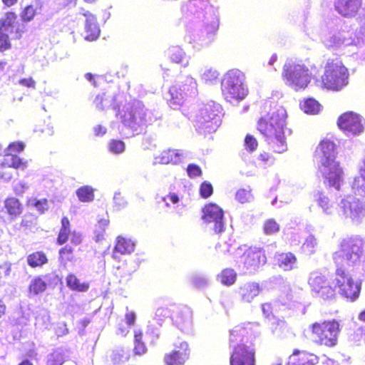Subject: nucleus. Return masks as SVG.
Listing matches in <instances>:
<instances>
[{"label": "nucleus", "mask_w": 365, "mask_h": 365, "mask_svg": "<svg viewBox=\"0 0 365 365\" xmlns=\"http://www.w3.org/2000/svg\"><path fill=\"white\" fill-rule=\"evenodd\" d=\"M53 277L56 278V276L53 274H46L33 279L29 284L30 292L38 294L44 292Z\"/></svg>", "instance_id": "nucleus-28"}, {"label": "nucleus", "mask_w": 365, "mask_h": 365, "mask_svg": "<svg viewBox=\"0 0 365 365\" xmlns=\"http://www.w3.org/2000/svg\"><path fill=\"white\" fill-rule=\"evenodd\" d=\"M66 280L67 286L72 290L86 292L89 288V284L88 283H81L79 279L73 274H68Z\"/></svg>", "instance_id": "nucleus-36"}, {"label": "nucleus", "mask_w": 365, "mask_h": 365, "mask_svg": "<svg viewBox=\"0 0 365 365\" xmlns=\"http://www.w3.org/2000/svg\"><path fill=\"white\" fill-rule=\"evenodd\" d=\"M65 361V354L58 349L47 356L46 365H62Z\"/></svg>", "instance_id": "nucleus-40"}, {"label": "nucleus", "mask_w": 365, "mask_h": 365, "mask_svg": "<svg viewBox=\"0 0 365 365\" xmlns=\"http://www.w3.org/2000/svg\"><path fill=\"white\" fill-rule=\"evenodd\" d=\"M219 73L217 70L210 68L206 70L202 75V80L207 84H212L217 81Z\"/></svg>", "instance_id": "nucleus-49"}, {"label": "nucleus", "mask_w": 365, "mask_h": 365, "mask_svg": "<svg viewBox=\"0 0 365 365\" xmlns=\"http://www.w3.org/2000/svg\"><path fill=\"white\" fill-rule=\"evenodd\" d=\"M202 220L206 223H213L215 233H221L225 230L224 211L217 204L209 202L202 208Z\"/></svg>", "instance_id": "nucleus-15"}, {"label": "nucleus", "mask_w": 365, "mask_h": 365, "mask_svg": "<svg viewBox=\"0 0 365 365\" xmlns=\"http://www.w3.org/2000/svg\"><path fill=\"white\" fill-rule=\"evenodd\" d=\"M219 24L217 22H213L205 26L202 41L206 44L211 43L214 40V37L218 30Z\"/></svg>", "instance_id": "nucleus-42"}, {"label": "nucleus", "mask_w": 365, "mask_h": 365, "mask_svg": "<svg viewBox=\"0 0 365 365\" xmlns=\"http://www.w3.org/2000/svg\"><path fill=\"white\" fill-rule=\"evenodd\" d=\"M59 260L64 266L74 260L73 249L71 246L67 245L59 250Z\"/></svg>", "instance_id": "nucleus-44"}, {"label": "nucleus", "mask_w": 365, "mask_h": 365, "mask_svg": "<svg viewBox=\"0 0 365 365\" xmlns=\"http://www.w3.org/2000/svg\"><path fill=\"white\" fill-rule=\"evenodd\" d=\"M362 6V0H335L334 8L342 16L353 17Z\"/></svg>", "instance_id": "nucleus-22"}, {"label": "nucleus", "mask_w": 365, "mask_h": 365, "mask_svg": "<svg viewBox=\"0 0 365 365\" xmlns=\"http://www.w3.org/2000/svg\"><path fill=\"white\" fill-rule=\"evenodd\" d=\"M221 106L214 102L207 103L196 115L199 128L215 130L220 123Z\"/></svg>", "instance_id": "nucleus-14"}, {"label": "nucleus", "mask_w": 365, "mask_h": 365, "mask_svg": "<svg viewBox=\"0 0 365 365\" xmlns=\"http://www.w3.org/2000/svg\"><path fill=\"white\" fill-rule=\"evenodd\" d=\"M171 319L178 327L185 329L192 324V312L187 307H178L173 312Z\"/></svg>", "instance_id": "nucleus-25"}, {"label": "nucleus", "mask_w": 365, "mask_h": 365, "mask_svg": "<svg viewBox=\"0 0 365 365\" xmlns=\"http://www.w3.org/2000/svg\"><path fill=\"white\" fill-rule=\"evenodd\" d=\"M364 255L365 241L359 236H350L341 240L333 260L335 266L350 267L359 263Z\"/></svg>", "instance_id": "nucleus-3"}, {"label": "nucleus", "mask_w": 365, "mask_h": 365, "mask_svg": "<svg viewBox=\"0 0 365 365\" xmlns=\"http://www.w3.org/2000/svg\"><path fill=\"white\" fill-rule=\"evenodd\" d=\"M120 122L134 132L141 131L143 126L151 121L150 113L142 102L133 100L118 108L116 113Z\"/></svg>", "instance_id": "nucleus-4"}, {"label": "nucleus", "mask_w": 365, "mask_h": 365, "mask_svg": "<svg viewBox=\"0 0 365 365\" xmlns=\"http://www.w3.org/2000/svg\"><path fill=\"white\" fill-rule=\"evenodd\" d=\"M47 258L42 252H36L27 257L28 264L31 267H40L46 263Z\"/></svg>", "instance_id": "nucleus-39"}, {"label": "nucleus", "mask_w": 365, "mask_h": 365, "mask_svg": "<svg viewBox=\"0 0 365 365\" xmlns=\"http://www.w3.org/2000/svg\"><path fill=\"white\" fill-rule=\"evenodd\" d=\"M111 359L115 364H120L128 360L130 354L123 348H118L113 351Z\"/></svg>", "instance_id": "nucleus-45"}, {"label": "nucleus", "mask_w": 365, "mask_h": 365, "mask_svg": "<svg viewBox=\"0 0 365 365\" xmlns=\"http://www.w3.org/2000/svg\"><path fill=\"white\" fill-rule=\"evenodd\" d=\"M317 205L322 209V211L326 215H331L333 214L335 207L333 202H331L329 199L320 194L319 197L317 199Z\"/></svg>", "instance_id": "nucleus-43"}, {"label": "nucleus", "mask_w": 365, "mask_h": 365, "mask_svg": "<svg viewBox=\"0 0 365 365\" xmlns=\"http://www.w3.org/2000/svg\"><path fill=\"white\" fill-rule=\"evenodd\" d=\"M252 324L235 326L230 331L229 343L232 347L230 365H255L256 346L254 341L245 339Z\"/></svg>", "instance_id": "nucleus-2"}, {"label": "nucleus", "mask_w": 365, "mask_h": 365, "mask_svg": "<svg viewBox=\"0 0 365 365\" xmlns=\"http://www.w3.org/2000/svg\"><path fill=\"white\" fill-rule=\"evenodd\" d=\"M16 15L14 13H6L4 17L0 19V31L5 33H12L14 29V23Z\"/></svg>", "instance_id": "nucleus-35"}, {"label": "nucleus", "mask_w": 365, "mask_h": 365, "mask_svg": "<svg viewBox=\"0 0 365 365\" xmlns=\"http://www.w3.org/2000/svg\"><path fill=\"white\" fill-rule=\"evenodd\" d=\"M123 96L121 94L115 95L110 91L103 92L96 96L94 100V104L97 109L104 110L110 108L118 109V103H122Z\"/></svg>", "instance_id": "nucleus-20"}, {"label": "nucleus", "mask_w": 365, "mask_h": 365, "mask_svg": "<svg viewBox=\"0 0 365 365\" xmlns=\"http://www.w3.org/2000/svg\"><path fill=\"white\" fill-rule=\"evenodd\" d=\"M2 168H14L17 169L24 170L27 168V162L23 161L16 155L7 153L1 163Z\"/></svg>", "instance_id": "nucleus-30"}, {"label": "nucleus", "mask_w": 365, "mask_h": 365, "mask_svg": "<svg viewBox=\"0 0 365 365\" xmlns=\"http://www.w3.org/2000/svg\"><path fill=\"white\" fill-rule=\"evenodd\" d=\"M213 187L212 184L207 181L202 182L199 187L200 196L203 199H207L213 194Z\"/></svg>", "instance_id": "nucleus-52"}, {"label": "nucleus", "mask_w": 365, "mask_h": 365, "mask_svg": "<svg viewBox=\"0 0 365 365\" xmlns=\"http://www.w3.org/2000/svg\"><path fill=\"white\" fill-rule=\"evenodd\" d=\"M196 82L192 78H187L184 83L180 85L172 86L169 89V93L172 98L175 101L182 98L184 96L192 93L196 89Z\"/></svg>", "instance_id": "nucleus-24"}, {"label": "nucleus", "mask_w": 365, "mask_h": 365, "mask_svg": "<svg viewBox=\"0 0 365 365\" xmlns=\"http://www.w3.org/2000/svg\"><path fill=\"white\" fill-rule=\"evenodd\" d=\"M190 353L188 344L182 341L170 354L165 355L164 360L167 365H184L189 359Z\"/></svg>", "instance_id": "nucleus-19"}, {"label": "nucleus", "mask_w": 365, "mask_h": 365, "mask_svg": "<svg viewBox=\"0 0 365 365\" xmlns=\"http://www.w3.org/2000/svg\"><path fill=\"white\" fill-rule=\"evenodd\" d=\"M359 115L352 111H348L338 118L337 125L347 135H359L364 130Z\"/></svg>", "instance_id": "nucleus-16"}, {"label": "nucleus", "mask_w": 365, "mask_h": 365, "mask_svg": "<svg viewBox=\"0 0 365 365\" xmlns=\"http://www.w3.org/2000/svg\"><path fill=\"white\" fill-rule=\"evenodd\" d=\"M125 318L126 324L128 326H132L134 324L135 319H136L135 313L132 311H128V309H127V312L125 313Z\"/></svg>", "instance_id": "nucleus-63"}, {"label": "nucleus", "mask_w": 365, "mask_h": 365, "mask_svg": "<svg viewBox=\"0 0 365 365\" xmlns=\"http://www.w3.org/2000/svg\"><path fill=\"white\" fill-rule=\"evenodd\" d=\"M24 148V145L21 142L11 143L7 149L8 153H19Z\"/></svg>", "instance_id": "nucleus-62"}, {"label": "nucleus", "mask_w": 365, "mask_h": 365, "mask_svg": "<svg viewBox=\"0 0 365 365\" xmlns=\"http://www.w3.org/2000/svg\"><path fill=\"white\" fill-rule=\"evenodd\" d=\"M113 202L117 209L120 210L125 207L127 205V202L120 192H115L113 196Z\"/></svg>", "instance_id": "nucleus-58"}, {"label": "nucleus", "mask_w": 365, "mask_h": 365, "mask_svg": "<svg viewBox=\"0 0 365 365\" xmlns=\"http://www.w3.org/2000/svg\"><path fill=\"white\" fill-rule=\"evenodd\" d=\"M264 108L265 114L259 118L257 129L265 138L272 152L282 153L287 150L284 133L287 112L284 108L276 105H265Z\"/></svg>", "instance_id": "nucleus-1"}, {"label": "nucleus", "mask_w": 365, "mask_h": 365, "mask_svg": "<svg viewBox=\"0 0 365 365\" xmlns=\"http://www.w3.org/2000/svg\"><path fill=\"white\" fill-rule=\"evenodd\" d=\"M237 278V272L232 268H225L217 275L218 280L225 286L233 285Z\"/></svg>", "instance_id": "nucleus-32"}, {"label": "nucleus", "mask_w": 365, "mask_h": 365, "mask_svg": "<svg viewBox=\"0 0 365 365\" xmlns=\"http://www.w3.org/2000/svg\"><path fill=\"white\" fill-rule=\"evenodd\" d=\"M71 242L75 245H80L82 242L81 234L76 231L72 232L71 235Z\"/></svg>", "instance_id": "nucleus-64"}, {"label": "nucleus", "mask_w": 365, "mask_h": 365, "mask_svg": "<svg viewBox=\"0 0 365 365\" xmlns=\"http://www.w3.org/2000/svg\"><path fill=\"white\" fill-rule=\"evenodd\" d=\"M319 73V67L315 64L308 66L290 61L283 67L282 77L288 86L295 91L307 87L312 77Z\"/></svg>", "instance_id": "nucleus-7"}, {"label": "nucleus", "mask_w": 365, "mask_h": 365, "mask_svg": "<svg viewBox=\"0 0 365 365\" xmlns=\"http://www.w3.org/2000/svg\"><path fill=\"white\" fill-rule=\"evenodd\" d=\"M308 284L312 293L324 301H331L337 297L336 287L333 286L326 275L322 273H312L308 279Z\"/></svg>", "instance_id": "nucleus-10"}, {"label": "nucleus", "mask_w": 365, "mask_h": 365, "mask_svg": "<svg viewBox=\"0 0 365 365\" xmlns=\"http://www.w3.org/2000/svg\"><path fill=\"white\" fill-rule=\"evenodd\" d=\"M71 232L70 230V222L66 217H63L61 220V227L57 238V242L58 245L65 244L69 236H71Z\"/></svg>", "instance_id": "nucleus-37"}, {"label": "nucleus", "mask_w": 365, "mask_h": 365, "mask_svg": "<svg viewBox=\"0 0 365 365\" xmlns=\"http://www.w3.org/2000/svg\"><path fill=\"white\" fill-rule=\"evenodd\" d=\"M279 231V225L274 219L267 220L263 225V232L267 235H274Z\"/></svg>", "instance_id": "nucleus-46"}, {"label": "nucleus", "mask_w": 365, "mask_h": 365, "mask_svg": "<svg viewBox=\"0 0 365 365\" xmlns=\"http://www.w3.org/2000/svg\"><path fill=\"white\" fill-rule=\"evenodd\" d=\"M314 158L317 160L318 165L336 161L334 143L327 138L322 140L314 153Z\"/></svg>", "instance_id": "nucleus-17"}, {"label": "nucleus", "mask_w": 365, "mask_h": 365, "mask_svg": "<svg viewBox=\"0 0 365 365\" xmlns=\"http://www.w3.org/2000/svg\"><path fill=\"white\" fill-rule=\"evenodd\" d=\"M40 9L41 6H38V5L27 6L22 12V19L24 21H31Z\"/></svg>", "instance_id": "nucleus-48"}, {"label": "nucleus", "mask_w": 365, "mask_h": 365, "mask_svg": "<svg viewBox=\"0 0 365 365\" xmlns=\"http://www.w3.org/2000/svg\"><path fill=\"white\" fill-rule=\"evenodd\" d=\"M238 249L243 251L240 256V262L247 270L255 272L266 264L267 257L262 247L243 245Z\"/></svg>", "instance_id": "nucleus-11"}, {"label": "nucleus", "mask_w": 365, "mask_h": 365, "mask_svg": "<svg viewBox=\"0 0 365 365\" xmlns=\"http://www.w3.org/2000/svg\"><path fill=\"white\" fill-rule=\"evenodd\" d=\"M235 199L240 203L250 202L252 200L251 189H239L235 194Z\"/></svg>", "instance_id": "nucleus-47"}, {"label": "nucleus", "mask_w": 365, "mask_h": 365, "mask_svg": "<svg viewBox=\"0 0 365 365\" xmlns=\"http://www.w3.org/2000/svg\"><path fill=\"white\" fill-rule=\"evenodd\" d=\"M308 329L313 343L317 346L332 348L338 343L341 327L335 319L314 322Z\"/></svg>", "instance_id": "nucleus-6"}, {"label": "nucleus", "mask_w": 365, "mask_h": 365, "mask_svg": "<svg viewBox=\"0 0 365 365\" xmlns=\"http://www.w3.org/2000/svg\"><path fill=\"white\" fill-rule=\"evenodd\" d=\"M365 202L360 196L348 195L340 202V210L346 218H349L353 223H360L365 217Z\"/></svg>", "instance_id": "nucleus-12"}, {"label": "nucleus", "mask_w": 365, "mask_h": 365, "mask_svg": "<svg viewBox=\"0 0 365 365\" xmlns=\"http://www.w3.org/2000/svg\"><path fill=\"white\" fill-rule=\"evenodd\" d=\"M51 317L49 312L46 309L38 311L36 317L35 325L40 329H48L51 327Z\"/></svg>", "instance_id": "nucleus-33"}, {"label": "nucleus", "mask_w": 365, "mask_h": 365, "mask_svg": "<svg viewBox=\"0 0 365 365\" xmlns=\"http://www.w3.org/2000/svg\"><path fill=\"white\" fill-rule=\"evenodd\" d=\"M302 110H303L306 113L309 114H316L320 110V104L314 98H307L305 99L300 104Z\"/></svg>", "instance_id": "nucleus-41"}, {"label": "nucleus", "mask_w": 365, "mask_h": 365, "mask_svg": "<svg viewBox=\"0 0 365 365\" xmlns=\"http://www.w3.org/2000/svg\"><path fill=\"white\" fill-rule=\"evenodd\" d=\"M170 58L172 61L176 63H180L182 61L183 53L182 51L179 48H174L170 51Z\"/></svg>", "instance_id": "nucleus-57"}, {"label": "nucleus", "mask_w": 365, "mask_h": 365, "mask_svg": "<svg viewBox=\"0 0 365 365\" xmlns=\"http://www.w3.org/2000/svg\"><path fill=\"white\" fill-rule=\"evenodd\" d=\"M275 259L277 265L285 271L292 270L297 262L296 256L290 252L277 254Z\"/></svg>", "instance_id": "nucleus-29"}, {"label": "nucleus", "mask_w": 365, "mask_h": 365, "mask_svg": "<svg viewBox=\"0 0 365 365\" xmlns=\"http://www.w3.org/2000/svg\"><path fill=\"white\" fill-rule=\"evenodd\" d=\"M245 146L247 150L253 152L257 150L258 142L253 135L247 134L245 138Z\"/></svg>", "instance_id": "nucleus-53"}, {"label": "nucleus", "mask_w": 365, "mask_h": 365, "mask_svg": "<svg viewBox=\"0 0 365 365\" xmlns=\"http://www.w3.org/2000/svg\"><path fill=\"white\" fill-rule=\"evenodd\" d=\"M351 189L354 195L360 196L361 200L365 202V159L359 169V175L354 179Z\"/></svg>", "instance_id": "nucleus-26"}, {"label": "nucleus", "mask_w": 365, "mask_h": 365, "mask_svg": "<svg viewBox=\"0 0 365 365\" xmlns=\"http://www.w3.org/2000/svg\"><path fill=\"white\" fill-rule=\"evenodd\" d=\"M317 173L327 187H334L339 190L344 183V171L338 161L324 165H318Z\"/></svg>", "instance_id": "nucleus-13"}, {"label": "nucleus", "mask_w": 365, "mask_h": 365, "mask_svg": "<svg viewBox=\"0 0 365 365\" xmlns=\"http://www.w3.org/2000/svg\"><path fill=\"white\" fill-rule=\"evenodd\" d=\"M318 362V357L306 350L294 349L288 356L285 365H315Z\"/></svg>", "instance_id": "nucleus-21"}, {"label": "nucleus", "mask_w": 365, "mask_h": 365, "mask_svg": "<svg viewBox=\"0 0 365 365\" xmlns=\"http://www.w3.org/2000/svg\"><path fill=\"white\" fill-rule=\"evenodd\" d=\"M262 291V287L259 282L247 281L240 284L235 292L242 303L250 304L260 294Z\"/></svg>", "instance_id": "nucleus-18"}, {"label": "nucleus", "mask_w": 365, "mask_h": 365, "mask_svg": "<svg viewBox=\"0 0 365 365\" xmlns=\"http://www.w3.org/2000/svg\"><path fill=\"white\" fill-rule=\"evenodd\" d=\"M31 204L33 205L41 213H43L45 210H46L48 208V201L46 199H34L31 201Z\"/></svg>", "instance_id": "nucleus-56"}, {"label": "nucleus", "mask_w": 365, "mask_h": 365, "mask_svg": "<svg viewBox=\"0 0 365 365\" xmlns=\"http://www.w3.org/2000/svg\"><path fill=\"white\" fill-rule=\"evenodd\" d=\"M187 173L190 178L201 177L202 171L200 167L196 164H189L187 167Z\"/></svg>", "instance_id": "nucleus-55"}, {"label": "nucleus", "mask_w": 365, "mask_h": 365, "mask_svg": "<svg viewBox=\"0 0 365 365\" xmlns=\"http://www.w3.org/2000/svg\"><path fill=\"white\" fill-rule=\"evenodd\" d=\"M76 195L81 202H91L94 199V190L89 185L82 186L76 190Z\"/></svg>", "instance_id": "nucleus-38"}, {"label": "nucleus", "mask_w": 365, "mask_h": 365, "mask_svg": "<svg viewBox=\"0 0 365 365\" xmlns=\"http://www.w3.org/2000/svg\"><path fill=\"white\" fill-rule=\"evenodd\" d=\"M108 220L103 219L98 221L97 228L96 230V237L97 241H99L103 238L106 227H108Z\"/></svg>", "instance_id": "nucleus-54"}, {"label": "nucleus", "mask_w": 365, "mask_h": 365, "mask_svg": "<svg viewBox=\"0 0 365 365\" xmlns=\"http://www.w3.org/2000/svg\"><path fill=\"white\" fill-rule=\"evenodd\" d=\"M4 207L7 213L13 217H16L22 212V205L19 200L15 197H9L4 201Z\"/></svg>", "instance_id": "nucleus-34"}, {"label": "nucleus", "mask_w": 365, "mask_h": 365, "mask_svg": "<svg viewBox=\"0 0 365 365\" xmlns=\"http://www.w3.org/2000/svg\"><path fill=\"white\" fill-rule=\"evenodd\" d=\"M10 47L8 34L0 31V51H5Z\"/></svg>", "instance_id": "nucleus-59"}, {"label": "nucleus", "mask_w": 365, "mask_h": 365, "mask_svg": "<svg viewBox=\"0 0 365 365\" xmlns=\"http://www.w3.org/2000/svg\"><path fill=\"white\" fill-rule=\"evenodd\" d=\"M82 14L86 17L85 32L86 35L85 39L88 41L96 40L100 36L101 30L96 16L84 10H83Z\"/></svg>", "instance_id": "nucleus-23"}, {"label": "nucleus", "mask_w": 365, "mask_h": 365, "mask_svg": "<svg viewBox=\"0 0 365 365\" xmlns=\"http://www.w3.org/2000/svg\"><path fill=\"white\" fill-rule=\"evenodd\" d=\"M182 153L178 150L167 149L161 153V164H177L181 161Z\"/></svg>", "instance_id": "nucleus-31"}, {"label": "nucleus", "mask_w": 365, "mask_h": 365, "mask_svg": "<svg viewBox=\"0 0 365 365\" xmlns=\"http://www.w3.org/2000/svg\"><path fill=\"white\" fill-rule=\"evenodd\" d=\"M349 69L341 60L329 58L321 76L322 87L328 91H340L349 84Z\"/></svg>", "instance_id": "nucleus-5"}, {"label": "nucleus", "mask_w": 365, "mask_h": 365, "mask_svg": "<svg viewBox=\"0 0 365 365\" xmlns=\"http://www.w3.org/2000/svg\"><path fill=\"white\" fill-rule=\"evenodd\" d=\"M335 287H338L340 295L347 301H356L360 294L361 284L346 271L345 267L336 266Z\"/></svg>", "instance_id": "nucleus-9"}, {"label": "nucleus", "mask_w": 365, "mask_h": 365, "mask_svg": "<svg viewBox=\"0 0 365 365\" xmlns=\"http://www.w3.org/2000/svg\"><path fill=\"white\" fill-rule=\"evenodd\" d=\"M154 142H157V139H154L153 137L148 136L145 137L143 141V147L145 150H150L153 148H155L157 146L156 143Z\"/></svg>", "instance_id": "nucleus-61"}, {"label": "nucleus", "mask_w": 365, "mask_h": 365, "mask_svg": "<svg viewBox=\"0 0 365 365\" xmlns=\"http://www.w3.org/2000/svg\"><path fill=\"white\" fill-rule=\"evenodd\" d=\"M135 247V243L131 239L119 236L116 239L113 256L116 258V254L129 255L132 253Z\"/></svg>", "instance_id": "nucleus-27"}, {"label": "nucleus", "mask_w": 365, "mask_h": 365, "mask_svg": "<svg viewBox=\"0 0 365 365\" xmlns=\"http://www.w3.org/2000/svg\"><path fill=\"white\" fill-rule=\"evenodd\" d=\"M245 74L238 69L228 71L222 81V93L227 101L238 102L248 93Z\"/></svg>", "instance_id": "nucleus-8"}, {"label": "nucleus", "mask_w": 365, "mask_h": 365, "mask_svg": "<svg viewBox=\"0 0 365 365\" xmlns=\"http://www.w3.org/2000/svg\"><path fill=\"white\" fill-rule=\"evenodd\" d=\"M29 185L24 181H19L14 186V191L16 195H22L27 189Z\"/></svg>", "instance_id": "nucleus-60"}, {"label": "nucleus", "mask_w": 365, "mask_h": 365, "mask_svg": "<svg viewBox=\"0 0 365 365\" xmlns=\"http://www.w3.org/2000/svg\"><path fill=\"white\" fill-rule=\"evenodd\" d=\"M125 143L120 140H111L108 143V150L113 154H120L125 150Z\"/></svg>", "instance_id": "nucleus-51"}, {"label": "nucleus", "mask_w": 365, "mask_h": 365, "mask_svg": "<svg viewBox=\"0 0 365 365\" xmlns=\"http://www.w3.org/2000/svg\"><path fill=\"white\" fill-rule=\"evenodd\" d=\"M142 332L139 330H135L134 334V351L136 354H142L145 351V346L141 341Z\"/></svg>", "instance_id": "nucleus-50"}]
</instances>
